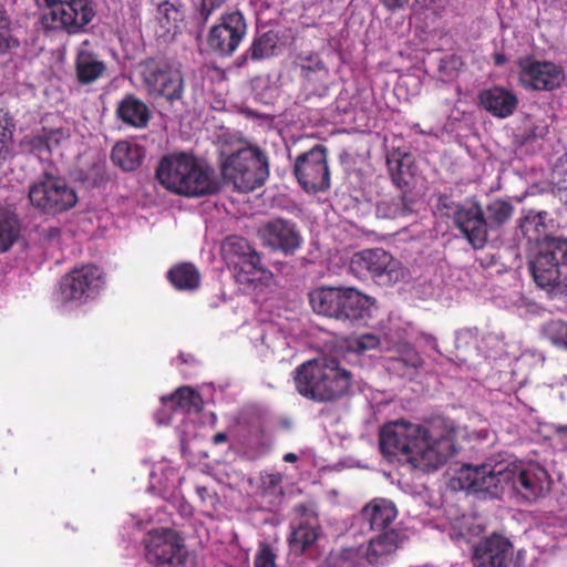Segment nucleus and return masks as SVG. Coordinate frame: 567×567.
<instances>
[{
  "label": "nucleus",
  "mask_w": 567,
  "mask_h": 567,
  "mask_svg": "<svg viewBox=\"0 0 567 567\" xmlns=\"http://www.w3.org/2000/svg\"><path fill=\"white\" fill-rule=\"evenodd\" d=\"M455 436L454 423L446 417L435 416L423 424L399 420L381 429L380 449L413 468L433 472L456 453Z\"/></svg>",
  "instance_id": "obj_1"
},
{
  "label": "nucleus",
  "mask_w": 567,
  "mask_h": 567,
  "mask_svg": "<svg viewBox=\"0 0 567 567\" xmlns=\"http://www.w3.org/2000/svg\"><path fill=\"white\" fill-rule=\"evenodd\" d=\"M357 518L368 530L377 533L365 547V560L369 565L383 567L391 564L406 539L403 530L395 525V504L388 498L375 497L362 507Z\"/></svg>",
  "instance_id": "obj_2"
},
{
  "label": "nucleus",
  "mask_w": 567,
  "mask_h": 567,
  "mask_svg": "<svg viewBox=\"0 0 567 567\" xmlns=\"http://www.w3.org/2000/svg\"><path fill=\"white\" fill-rule=\"evenodd\" d=\"M155 177L168 192L186 197H202L219 190L214 171L190 153L164 155L156 167Z\"/></svg>",
  "instance_id": "obj_3"
},
{
  "label": "nucleus",
  "mask_w": 567,
  "mask_h": 567,
  "mask_svg": "<svg viewBox=\"0 0 567 567\" xmlns=\"http://www.w3.org/2000/svg\"><path fill=\"white\" fill-rule=\"evenodd\" d=\"M300 395L316 402H333L347 395L353 375L334 358H320L300 364L295 371Z\"/></svg>",
  "instance_id": "obj_4"
},
{
  "label": "nucleus",
  "mask_w": 567,
  "mask_h": 567,
  "mask_svg": "<svg viewBox=\"0 0 567 567\" xmlns=\"http://www.w3.org/2000/svg\"><path fill=\"white\" fill-rule=\"evenodd\" d=\"M528 268L536 286L550 298L567 296V239H548Z\"/></svg>",
  "instance_id": "obj_5"
},
{
  "label": "nucleus",
  "mask_w": 567,
  "mask_h": 567,
  "mask_svg": "<svg viewBox=\"0 0 567 567\" xmlns=\"http://www.w3.org/2000/svg\"><path fill=\"white\" fill-rule=\"evenodd\" d=\"M312 310L337 320L359 321L369 312L370 298L354 288L320 287L309 293Z\"/></svg>",
  "instance_id": "obj_6"
},
{
  "label": "nucleus",
  "mask_w": 567,
  "mask_h": 567,
  "mask_svg": "<svg viewBox=\"0 0 567 567\" xmlns=\"http://www.w3.org/2000/svg\"><path fill=\"white\" fill-rule=\"evenodd\" d=\"M225 181L243 193L261 187L269 176L267 155L258 147H244L225 158L220 166Z\"/></svg>",
  "instance_id": "obj_7"
},
{
  "label": "nucleus",
  "mask_w": 567,
  "mask_h": 567,
  "mask_svg": "<svg viewBox=\"0 0 567 567\" xmlns=\"http://www.w3.org/2000/svg\"><path fill=\"white\" fill-rule=\"evenodd\" d=\"M28 196L33 207L51 215L66 212L78 203L76 193L66 181L49 173L30 185Z\"/></svg>",
  "instance_id": "obj_8"
},
{
  "label": "nucleus",
  "mask_w": 567,
  "mask_h": 567,
  "mask_svg": "<svg viewBox=\"0 0 567 567\" xmlns=\"http://www.w3.org/2000/svg\"><path fill=\"white\" fill-rule=\"evenodd\" d=\"M49 11L42 22L49 30L76 34L93 20L95 16L92 0H44Z\"/></svg>",
  "instance_id": "obj_9"
},
{
  "label": "nucleus",
  "mask_w": 567,
  "mask_h": 567,
  "mask_svg": "<svg viewBox=\"0 0 567 567\" xmlns=\"http://www.w3.org/2000/svg\"><path fill=\"white\" fill-rule=\"evenodd\" d=\"M400 262L382 248L363 249L352 255L349 269L359 279H371L379 286L398 280Z\"/></svg>",
  "instance_id": "obj_10"
},
{
  "label": "nucleus",
  "mask_w": 567,
  "mask_h": 567,
  "mask_svg": "<svg viewBox=\"0 0 567 567\" xmlns=\"http://www.w3.org/2000/svg\"><path fill=\"white\" fill-rule=\"evenodd\" d=\"M293 175L299 186L308 194L329 189L330 169L327 147L316 144L309 151L299 154L295 159Z\"/></svg>",
  "instance_id": "obj_11"
},
{
  "label": "nucleus",
  "mask_w": 567,
  "mask_h": 567,
  "mask_svg": "<svg viewBox=\"0 0 567 567\" xmlns=\"http://www.w3.org/2000/svg\"><path fill=\"white\" fill-rule=\"evenodd\" d=\"M223 252L228 266L234 267V276L240 285H251L266 272L259 254L244 237H227Z\"/></svg>",
  "instance_id": "obj_12"
},
{
  "label": "nucleus",
  "mask_w": 567,
  "mask_h": 567,
  "mask_svg": "<svg viewBox=\"0 0 567 567\" xmlns=\"http://www.w3.org/2000/svg\"><path fill=\"white\" fill-rule=\"evenodd\" d=\"M248 25L245 16L236 10L225 12L206 37L209 50L221 58L231 56L246 38Z\"/></svg>",
  "instance_id": "obj_13"
},
{
  "label": "nucleus",
  "mask_w": 567,
  "mask_h": 567,
  "mask_svg": "<svg viewBox=\"0 0 567 567\" xmlns=\"http://www.w3.org/2000/svg\"><path fill=\"white\" fill-rule=\"evenodd\" d=\"M462 488L472 493H483L498 497L505 486L509 485L508 464H465L458 473Z\"/></svg>",
  "instance_id": "obj_14"
},
{
  "label": "nucleus",
  "mask_w": 567,
  "mask_h": 567,
  "mask_svg": "<svg viewBox=\"0 0 567 567\" xmlns=\"http://www.w3.org/2000/svg\"><path fill=\"white\" fill-rule=\"evenodd\" d=\"M143 82L151 95L164 97L171 103L184 94V79L179 69L166 61L148 60L142 69Z\"/></svg>",
  "instance_id": "obj_15"
},
{
  "label": "nucleus",
  "mask_w": 567,
  "mask_h": 567,
  "mask_svg": "<svg viewBox=\"0 0 567 567\" xmlns=\"http://www.w3.org/2000/svg\"><path fill=\"white\" fill-rule=\"evenodd\" d=\"M182 537L173 529L150 532L145 540V558L155 567H178L186 560Z\"/></svg>",
  "instance_id": "obj_16"
},
{
  "label": "nucleus",
  "mask_w": 567,
  "mask_h": 567,
  "mask_svg": "<svg viewBox=\"0 0 567 567\" xmlns=\"http://www.w3.org/2000/svg\"><path fill=\"white\" fill-rule=\"evenodd\" d=\"M103 282L99 267L90 264L76 267L60 280L61 299L64 302L85 303L99 295Z\"/></svg>",
  "instance_id": "obj_17"
},
{
  "label": "nucleus",
  "mask_w": 567,
  "mask_h": 567,
  "mask_svg": "<svg viewBox=\"0 0 567 567\" xmlns=\"http://www.w3.org/2000/svg\"><path fill=\"white\" fill-rule=\"evenodd\" d=\"M508 473V486L528 502L544 497L550 489V477L547 471L537 463L522 461L509 463Z\"/></svg>",
  "instance_id": "obj_18"
},
{
  "label": "nucleus",
  "mask_w": 567,
  "mask_h": 567,
  "mask_svg": "<svg viewBox=\"0 0 567 567\" xmlns=\"http://www.w3.org/2000/svg\"><path fill=\"white\" fill-rule=\"evenodd\" d=\"M519 83L528 90L551 91L560 85L563 69L549 61L526 56L518 61Z\"/></svg>",
  "instance_id": "obj_19"
},
{
  "label": "nucleus",
  "mask_w": 567,
  "mask_h": 567,
  "mask_svg": "<svg viewBox=\"0 0 567 567\" xmlns=\"http://www.w3.org/2000/svg\"><path fill=\"white\" fill-rule=\"evenodd\" d=\"M453 221L474 249L485 247L488 240V229L484 209L477 200L458 205L454 212Z\"/></svg>",
  "instance_id": "obj_20"
},
{
  "label": "nucleus",
  "mask_w": 567,
  "mask_h": 567,
  "mask_svg": "<svg viewBox=\"0 0 567 567\" xmlns=\"http://www.w3.org/2000/svg\"><path fill=\"white\" fill-rule=\"evenodd\" d=\"M514 558L512 542L497 533L482 538L473 548L474 567H511Z\"/></svg>",
  "instance_id": "obj_21"
},
{
  "label": "nucleus",
  "mask_w": 567,
  "mask_h": 567,
  "mask_svg": "<svg viewBox=\"0 0 567 567\" xmlns=\"http://www.w3.org/2000/svg\"><path fill=\"white\" fill-rule=\"evenodd\" d=\"M265 243L275 250L285 255H293L302 244V236L297 225L288 219L276 218L261 229Z\"/></svg>",
  "instance_id": "obj_22"
},
{
  "label": "nucleus",
  "mask_w": 567,
  "mask_h": 567,
  "mask_svg": "<svg viewBox=\"0 0 567 567\" xmlns=\"http://www.w3.org/2000/svg\"><path fill=\"white\" fill-rule=\"evenodd\" d=\"M74 72L79 84L90 85L106 75L107 65L93 49L90 40H84L76 48Z\"/></svg>",
  "instance_id": "obj_23"
},
{
  "label": "nucleus",
  "mask_w": 567,
  "mask_h": 567,
  "mask_svg": "<svg viewBox=\"0 0 567 567\" xmlns=\"http://www.w3.org/2000/svg\"><path fill=\"white\" fill-rule=\"evenodd\" d=\"M284 47L285 42L278 31H266L252 39L249 48L236 59L235 65L237 68H244L249 62H260L271 59L279 55Z\"/></svg>",
  "instance_id": "obj_24"
},
{
  "label": "nucleus",
  "mask_w": 567,
  "mask_h": 567,
  "mask_svg": "<svg viewBox=\"0 0 567 567\" xmlns=\"http://www.w3.org/2000/svg\"><path fill=\"white\" fill-rule=\"evenodd\" d=\"M478 101L486 112L498 118L511 116L518 104L516 95L502 86L482 90L478 94Z\"/></svg>",
  "instance_id": "obj_25"
},
{
  "label": "nucleus",
  "mask_w": 567,
  "mask_h": 567,
  "mask_svg": "<svg viewBox=\"0 0 567 567\" xmlns=\"http://www.w3.org/2000/svg\"><path fill=\"white\" fill-rule=\"evenodd\" d=\"M115 112L118 120L135 128L146 127L151 120V111L146 103L133 94L124 96Z\"/></svg>",
  "instance_id": "obj_26"
},
{
  "label": "nucleus",
  "mask_w": 567,
  "mask_h": 567,
  "mask_svg": "<svg viewBox=\"0 0 567 567\" xmlns=\"http://www.w3.org/2000/svg\"><path fill=\"white\" fill-rule=\"evenodd\" d=\"M145 158V150L143 146L130 142H117L111 152V161L113 164L124 172H133L137 169Z\"/></svg>",
  "instance_id": "obj_27"
},
{
  "label": "nucleus",
  "mask_w": 567,
  "mask_h": 567,
  "mask_svg": "<svg viewBox=\"0 0 567 567\" xmlns=\"http://www.w3.org/2000/svg\"><path fill=\"white\" fill-rule=\"evenodd\" d=\"M167 280L181 291H193L200 286L202 276L192 262H178L167 271Z\"/></svg>",
  "instance_id": "obj_28"
},
{
  "label": "nucleus",
  "mask_w": 567,
  "mask_h": 567,
  "mask_svg": "<svg viewBox=\"0 0 567 567\" xmlns=\"http://www.w3.org/2000/svg\"><path fill=\"white\" fill-rule=\"evenodd\" d=\"M162 401L173 411H182L183 413L199 412L203 408L200 394L189 386H181Z\"/></svg>",
  "instance_id": "obj_29"
},
{
  "label": "nucleus",
  "mask_w": 567,
  "mask_h": 567,
  "mask_svg": "<svg viewBox=\"0 0 567 567\" xmlns=\"http://www.w3.org/2000/svg\"><path fill=\"white\" fill-rule=\"evenodd\" d=\"M20 220L13 209L0 206V254L7 252L19 239Z\"/></svg>",
  "instance_id": "obj_30"
},
{
  "label": "nucleus",
  "mask_w": 567,
  "mask_h": 567,
  "mask_svg": "<svg viewBox=\"0 0 567 567\" xmlns=\"http://www.w3.org/2000/svg\"><path fill=\"white\" fill-rule=\"evenodd\" d=\"M415 199L409 192H401L400 195L380 202L377 212L384 218L395 219L411 215L415 208Z\"/></svg>",
  "instance_id": "obj_31"
},
{
  "label": "nucleus",
  "mask_w": 567,
  "mask_h": 567,
  "mask_svg": "<svg viewBox=\"0 0 567 567\" xmlns=\"http://www.w3.org/2000/svg\"><path fill=\"white\" fill-rule=\"evenodd\" d=\"M317 538L318 528L316 524L309 520L299 522L297 526L292 527L288 537L290 551L300 556L315 544Z\"/></svg>",
  "instance_id": "obj_32"
},
{
  "label": "nucleus",
  "mask_w": 567,
  "mask_h": 567,
  "mask_svg": "<svg viewBox=\"0 0 567 567\" xmlns=\"http://www.w3.org/2000/svg\"><path fill=\"white\" fill-rule=\"evenodd\" d=\"M284 474L278 471H261L258 491L261 497L269 499L272 505H279L285 498Z\"/></svg>",
  "instance_id": "obj_33"
},
{
  "label": "nucleus",
  "mask_w": 567,
  "mask_h": 567,
  "mask_svg": "<svg viewBox=\"0 0 567 567\" xmlns=\"http://www.w3.org/2000/svg\"><path fill=\"white\" fill-rule=\"evenodd\" d=\"M386 163L393 184L400 188L401 192L405 190L411 193V184L414 179L411 156L409 154H404L399 158H388Z\"/></svg>",
  "instance_id": "obj_34"
},
{
  "label": "nucleus",
  "mask_w": 567,
  "mask_h": 567,
  "mask_svg": "<svg viewBox=\"0 0 567 567\" xmlns=\"http://www.w3.org/2000/svg\"><path fill=\"white\" fill-rule=\"evenodd\" d=\"M302 89L307 96H326L330 85V72L328 68H318V70L306 68V73H301Z\"/></svg>",
  "instance_id": "obj_35"
},
{
  "label": "nucleus",
  "mask_w": 567,
  "mask_h": 567,
  "mask_svg": "<svg viewBox=\"0 0 567 567\" xmlns=\"http://www.w3.org/2000/svg\"><path fill=\"white\" fill-rule=\"evenodd\" d=\"M484 209L485 223L488 230H498L508 223L514 214V206L511 202L495 198Z\"/></svg>",
  "instance_id": "obj_36"
},
{
  "label": "nucleus",
  "mask_w": 567,
  "mask_h": 567,
  "mask_svg": "<svg viewBox=\"0 0 567 567\" xmlns=\"http://www.w3.org/2000/svg\"><path fill=\"white\" fill-rule=\"evenodd\" d=\"M362 558H365V548L348 547L330 553L328 560L332 567H359Z\"/></svg>",
  "instance_id": "obj_37"
},
{
  "label": "nucleus",
  "mask_w": 567,
  "mask_h": 567,
  "mask_svg": "<svg viewBox=\"0 0 567 567\" xmlns=\"http://www.w3.org/2000/svg\"><path fill=\"white\" fill-rule=\"evenodd\" d=\"M272 446L270 436L264 431L251 432L245 446V454L254 460L266 455Z\"/></svg>",
  "instance_id": "obj_38"
},
{
  "label": "nucleus",
  "mask_w": 567,
  "mask_h": 567,
  "mask_svg": "<svg viewBox=\"0 0 567 567\" xmlns=\"http://www.w3.org/2000/svg\"><path fill=\"white\" fill-rule=\"evenodd\" d=\"M159 21L163 27L169 31L172 28H178V23L184 20L182 6L171 1H163L158 6Z\"/></svg>",
  "instance_id": "obj_39"
},
{
  "label": "nucleus",
  "mask_w": 567,
  "mask_h": 567,
  "mask_svg": "<svg viewBox=\"0 0 567 567\" xmlns=\"http://www.w3.org/2000/svg\"><path fill=\"white\" fill-rule=\"evenodd\" d=\"M518 227L522 235L529 241L538 240L542 231L545 228L542 214L529 212L526 216L519 219Z\"/></svg>",
  "instance_id": "obj_40"
},
{
  "label": "nucleus",
  "mask_w": 567,
  "mask_h": 567,
  "mask_svg": "<svg viewBox=\"0 0 567 567\" xmlns=\"http://www.w3.org/2000/svg\"><path fill=\"white\" fill-rule=\"evenodd\" d=\"M62 133L60 131L45 132L42 134L30 136L27 140V144L30 146L31 152H37L39 155L45 153H51L52 143H59L58 136H61Z\"/></svg>",
  "instance_id": "obj_41"
},
{
  "label": "nucleus",
  "mask_w": 567,
  "mask_h": 567,
  "mask_svg": "<svg viewBox=\"0 0 567 567\" xmlns=\"http://www.w3.org/2000/svg\"><path fill=\"white\" fill-rule=\"evenodd\" d=\"M546 337L555 344L567 349V322L560 319L550 320L544 328Z\"/></svg>",
  "instance_id": "obj_42"
},
{
  "label": "nucleus",
  "mask_w": 567,
  "mask_h": 567,
  "mask_svg": "<svg viewBox=\"0 0 567 567\" xmlns=\"http://www.w3.org/2000/svg\"><path fill=\"white\" fill-rule=\"evenodd\" d=\"M228 0H200V4L197 9L196 19L200 27L205 25L210 14L219 9Z\"/></svg>",
  "instance_id": "obj_43"
},
{
  "label": "nucleus",
  "mask_w": 567,
  "mask_h": 567,
  "mask_svg": "<svg viewBox=\"0 0 567 567\" xmlns=\"http://www.w3.org/2000/svg\"><path fill=\"white\" fill-rule=\"evenodd\" d=\"M380 344V340L378 337L371 333L362 334L351 341L349 348L358 353H362L367 350H372L378 348Z\"/></svg>",
  "instance_id": "obj_44"
},
{
  "label": "nucleus",
  "mask_w": 567,
  "mask_h": 567,
  "mask_svg": "<svg viewBox=\"0 0 567 567\" xmlns=\"http://www.w3.org/2000/svg\"><path fill=\"white\" fill-rule=\"evenodd\" d=\"M12 132L9 128V124L6 117L0 115V163L6 158L9 151V142L11 140Z\"/></svg>",
  "instance_id": "obj_45"
},
{
  "label": "nucleus",
  "mask_w": 567,
  "mask_h": 567,
  "mask_svg": "<svg viewBox=\"0 0 567 567\" xmlns=\"http://www.w3.org/2000/svg\"><path fill=\"white\" fill-rule=\"evenodd\" d=\"M299 60V66L301 73H306V68L309 66V69L318 70V68H327L323 60L319 56L318 53H309L306 55L300 54L298 56Z\"/></svg>",
  "instance_id": "obj_46"
},
{
  "label": "nucleus",
  "mask_w": 567,
  "mask_h": 567,
  "mask_svg": "<svg viewBox=\"0 0 567 567\" xmlns=\"http://www.w3.org/2000/svg\"><path fill=\"white\" fill-rule=\"evenodd\" d=\"M19 44V41L10 34V28L0 30V55L18 48Z\"/></svg>",
  "instance_id": "obj_47"
},
{
  "label": "nucleus",
  "mask_w": 567,
  "mask_h": 567,
  "mask_svg": "<svg viewBox=\"0 0 567 567\" xmlns=\"http://www.w3.org/2000/svg\"><path fill=\"white\" fill-rule=\"evenodd\" d=\"M255 567H276L275 555L268 547L262 548L256 556Z\"/></svg>",
  "instance_id": "obj_48"
},
{
  "label": "nucleus",
  "mask_w": 567,
  "mask_h": 567,
  "mask_svg": "<svg viewBox=\"0 0 567 567\" xmlns=\"http://www.w3.org/2000/svg\"><path fill=\"white\" fill-rule=\"evenodd\" d=\"M411 0H382L383 4L390 10H395L403 8L405 4H409ZM425 2V0H413V3L421 4Z\"/></svg>",
  "instance_id": "obj_49"
},
{
  "label": "nucleus",
  "mask_w": 567,
  "mask_h": 567,
  "mask_svg": "<svg viewBox=\"0 0 567 567\" xmlns=\"http://www.w3.org/2000/svg\"><path fill=\"white\" fill-rule=\"evenodd\" d=\"M421 362H422V359L416 352H412L410 354L409 359L404 360L405 364L413 367V368L419 367L421 364Z\"/></svg>",
  "instance_id": "obj_50"
},
{
  "label": "nucleus",
  "mask_w": 567,
  "mask_h": 567,
  "mask_svg": "<svg viewBox=\"0 0 567 567\" xmlns=\"http://www.w3.org/2000/svg\"><path fill=\"white\" fill-rule=\"evenodd\" d=\"M10 28V19L3 8L0 7V30Z\"/></svg>",
  "instance_id": "obj_51"
},
{
  "label": "nucleus",
  "mask_w": 567,
  "mask_h": 567,
  "mask_svg": "<svg viewBox=\"0 0 567 567\" xmlns=\"http://www.w3.org/2000/svg\"><path fill=\"white\" fill-rule=\"evenodd\" d=\"M494 64L497 66H502L507 62V58L504 53L495 52L493 54Z\"/></svg>",
  "instance_id": "obj_52"
},
{
  "label": "nucleus",
  "mask_w": 567,
  "mask_h": 567,
  "mask_svg": "<svg viewBox=\"0 0 567 567\" xmlns=\"http://www.w3.org/2000/svg\"><path fill=\"white\" fill-rule=\"evenodd\" d=\"M228 440V436L226 433L224 432H219V433H216L213 439H212V442L215 444V445H219V444H223L225 442H227Z\"/></svg>",
  "instance_id": "obj_53"
},
{
  "label": "nucleus",
  "mask_w": 567,
  "mask_h": 567,
  "mask_svg": "<svg viewBox=\"0 0 567 567\" xmlns=\"http://www.w3.org/2000/svg\"><path fill=\"white\" fill-rule=\"evenodd\" d=\"M282 460L286 462V463H295L299 460L298 455L296 453H292V452H289V453H286L282 457Z\"/></svg>",
  "instance_id": "obj_54"
},
{
  "label": "nucleus",
  "mask_w": 567,
  "mask_h": 567,
  "mask_svg": "<svg viewBox=\"0 0 567 567\" xmlns=\"http://www.w3.org/2000/svg\"><path fill=\"white\" fill-rule=\"evenodd\" d=\"M564 173L567 174V152L559 159Z\"/></svg>",
  "instance_id": "obj_55"
},
{
  "label": "nucleus",
  "mask_w": 567,
  "mask_h": 567,
  "mask_svg": "<svg viewBox=\"0 0 567 567\" xmlns=\"http://www.w3.org/2000/svg\"><path fill=\"white\" fill-rule=\"evenodd\" d=\"M197 494L205 499V495L208 493V489L205 486H198L196 487Z\"/></svg>",
  "instance_id": "obj_56"
},
{
  "label": "nucleus",
  "mask_w": 567,
  "mask_h": 567,
  "mask_svg": "<svg viewBox=\"0 0 567 567\" xmlns=\"http://www.w3.org/2000/svg\"><path fill=\"white\" fill-rule=\"evenodd\" d=\"M179 358H181L182 362L188 363V359H186L184 354H181Z\"/></svg>",
  "instance_id": "obj_57"
}]
</instances>
